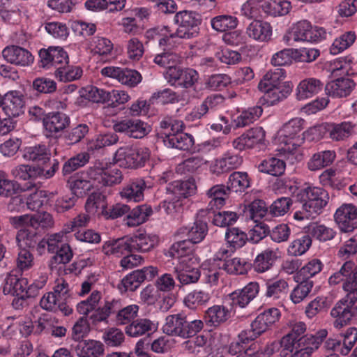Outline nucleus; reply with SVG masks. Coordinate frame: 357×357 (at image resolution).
I'll return each mask as SVG.
<instances>
[{"label":"nucleus","mask_w":357,"mask_h":357,"mask_svg":"<svg viewBox=\"0 0 357 357\" xmlns=\"http://www.w3.org/2000/svg\"><path fill=\"white\" fill-rule=\"evenodd\" d=\"M85 174L86 178H77L71 183L72 193L76 197L83 196L93 188L112 186L121 183L123 180V174L118 168L100 161L89 167Z\"/></svg>","instance_id":"f257e3e1"},{"label":"nucleus","mask_w":357,"mask_h":357,"mask_svg":"<svg viewBox=\"0 0 357 357\" xmlns=\"http://www.w3.org/2000/svg\"><path fill=\"white\" fill-rule=\"evenodd\" d=\"M296 197L302 204L301 208L294 214V218L297 220L316 218L326 206L329 199L325 190L310 186L299 190Z\"/></svg>","instance_id":"f03ea898"},{"label":"nucleus","mask_w":357,"mask_h":357,"mask_svg":"<svg viewBox=\"0 0 357 357\" xmlns=\"http://www.w3.org/2000/svg\"><path fill=\"white\" fill-rule=\"evenodd\" d=\"M204 327L199 319L189 320L184 313L167 315L162 326L164 333L187 339L195 335Z\"/></svg>","instance_id":"7ed1b4c3"},{"label":"nucleus","mask_w":357,"mask_h":357,"mask_svg":"<svg viewBox=\"0 0 357 357\" xmlns=\"http://www.w3.org/2000/svg\"><path fill=\"white\" fill-rule=\"evenodd\" d=\"M167 82L172 86L190 89L192 91L191 96L199 98L201 96L199 91L197 89V84L199 79L198 72L191 68H182L177 66L166 70L164 74Z\"/></svg>","instance_id":"20e7f679"},{"label":"nucleus","mask_w":357,"mask_h":357,"mask_svg":"<svg viewBox=\"0 0 357 357\" xmlns=\"http://www.w3.org/2000/svg\"><path fill=\"white\" fill-rule=\"evenodd\" d=\"M174 22L177 25V29L176 31L171 33L169 36L190 39L198 36L202 19L198 13L185 10L175 14Z\"/></svg>","instance_id":"39448f33"},{"label":"nucleus","mask_w":357,"mask_h":357,"mask_svg":"<svg viewBox=\"0 0 357 357\" xmlns=\"http://www.w3.org/2000/svg\"><path fill=\"white\" fill-rule=\"evenodd\" d=\"M150 155V150L145 146H126L116 151L115 160L120 167L137 169L144 167Z\"/></svg>","instance_id":"423d86ee"},{"label":"nucleus","mask_w":357,"mask_h":357,"mask_svg":"<svg viewBox=\"0 0 357 357\" xmlns=\"http://www.w3.org/2000/svg\"><path fill=\"white\" fill-rule=\"evenodd\" d=\"M330 284H337L342 282V289L349 298H357V265L351 261L343 264L340 269L332 275L328 280Z\"/></svg>","instance_id":"0eeeda50"},{"label":"nucleus","mask_w":357,"mask_h":357,"mask_svg":"<svg viewBox=\"0 0 357 357\" xmlns=\"http://www.w3.org/2000/svg\"><path fill=\"white\" fill-rule=\"evenodd\" d=\"M357 298L351 299L345 296L340 300L332 308L331 314L335 319L333 321V326L337 329L349 324L353 318L357 316Z\"/></svg>","instance_id":"6e6552de"},{"label":"nucleus","mask_w":357,"mask_h":357,"mask_svg":"<svg viewBox=\"0 0 357 357\" xmlns=\"http://www.w3.org/2000/svg\"><path fill=\"white\" fill-rule=\"evenodd\" d=\"M289 34L294 41L317 43L326 38L327 32L322 27L312 26L307 20H301L293 26Z\"/></svg>","instance_id":"1a4fd4ad"},{"label":"nucleus","mask_w":357,"mask_h":357,"mask_svg":"<svg viewBox=\"0 0 357 357\" xmlns=\"http://www.w3.org/2000/svg\"><path fill=\"white\" fill-rule=\"evenodd\" d=\"M39 66L43 68L54 67L56 70L58 66L66 65L69 63V58L67 52L60 47H49L47 49L43 48L38 52Z\"/></svg>","instance_id":"9d476101"},{"label":"nucleus","mask_w":357,"mask_h":357,"mask_svg":"<svg viewBox=\"0 0 357 357\" xmlns=\"http://www.w3.org/2000/svg\"><path fill=\"white\" fill-rule=\"evenodd\" d=\"M259 287L257 282H251L241 289H238L228 294L224 298V303L232 307H245L255 298L259 292Z\"/></svg>","instance_id":"9b49d317"},{"label":"nucleus","mask_w":357,"mask_h":357,"mask_svg":"<svg viewBox=\"0 0 357 357\" xmlns=\"http://www.w3.org/2000/svg\"><path fill=\"white\" fill-rule=\"evenodd\" d=\"M158 268L152 266L133 271L122 279L121 285L126 291H134L145 280H152L158 275Z\"/></svg>","instance_id":"f8f14e48"},{"label":"nucleus","mask_w":357,"mask_h":357,"mask_svg":"<svg viewBox=\"0 0 357 357\" xmlns=\"http://www.w3.org/2000/svg\"><path fill=\"white\" fill-rule=\"evenodd\" d=\"M334 218L342 231L351 232L357 229V207L351 204H342L336 210Z\"/></svg>","instance_id":"ddd939ff"},{"label":"nucleus","mask_w":357,"mask_h":357,"mask_svg":"<svg viewBox=\"0 0 357 357\" xmlns=\"http://www.w3.org/2000/svg\"><path fill=\"white\" fill-rule=\"evenodd\" d=\"M25 108V98L19 91H10L4 95L3 112L8 118L17 117L22 114Z\"/></svg>","instance_id":"4468645a"},{"label":"nucleus","mask_w":357,"mask_h":357,"mask_svg":"<svg viewBox=\"0 0 357 357\" xmlns=\"http://www.w3.org/2000/svg\"><path fill=\"white\" fill-rule=\"evenodd\" d=\"M304 121L301 118H294L285 123L280 132L287 138L286 144H292L293 149H296L304 142V137L301 132Z\"/></svg>","instance_id":"2eb2a0df"},{"label":"nucleus","mask_w":357,"mask_h":357,"mask_svg":"<svg viewBox=\"0 0 357 357\" xmlns=\"http://www.w3.org/2000/svg\"><path fill=\"white\" fill-rule=\"evenodd\" d=\"M356 86L349 77H341L328 82L325 86L326 93L333 98H342L349 96Z\"/></svg>","instance_id":"dca6fc26"},{"label":"nucleus","mask_w":357,"mask_h":357,"mask_svg":"<svg viewBox=\"0 0 357 357\" xmlns=\"http://www.w3.org/2000/svg\"><path fill=\"white\" fill-rule=\"evenodd\" d=\"M357 340V331L356 328H350L343 335V340L335 339H328L324 347L328 350L338 352L342 355H347L354 347Z\"/></svg>","instance_id":"f3484780"},{"label":"nucleus","mask_w":357,"mask_h":357,"mask_svg":"<svg viewBox=\"0 0 357 357\" xmlns=\"http://www.w3.org/2000/svg\"><path fill=\"white\" fill-rule=\"evenodd\" d=\"M196 189L197 187L193 179L177 180L167 184L166 192L167 195H171L183 202L184 199L194 195Z\"/></svg>","instance_id":"a211bd4d"},{"label":"nucleus","mask_w":357,"mask_h":357,"mask_svg":"<svg viewBox=\"0 0 357 357\" xmlns=\"http://www.w3.org/2000/svg\"><path fill=\"white\" fill-rule=\"evenodd\" d=\"M50 151L45 144H37L24 148L22 157L26 161L33 162L39 166L45 165L50 160Z\"/></svg>","instance_id":"6ab92c4d"},{"label":"nucleus","mask_w":357,"mask_h":357,"mask_svg":"<svg viewBox=\"0 0 357 357\" xmlns=\"http://www.w3.org/2000/svg\"><path fill=\"white\" fill-rule=\"evenodd\" d=\"M228 188L223 185H215L206 191L208 203L207 210L215 213V210L221 208L226 204L229 195Z\"/></svg>","instance_id":"aec40b11"},{"label":"nucleus","mask_w":357,"mask_h":357,"mask_svg":"<svg viewBox=\"0 0 357 357\" xmlns=\"http://www.w3.org/2000/svg\"><path fill=\"white\" fill-rule=\"evenodd\" d=\"M2 53L5 59L10 63L26 66L33 62V56L31 52L18 46L7 47Z\"/></svg>","instance_id":"412c9836"},{"label":"nucleus","mask_w":357,"mask_h":357,"mask_svg":"<svg viewBox=\"0 0 357 357\" xmlns=\"http://www.w3.org/2000/svg\"><path fill=\"white\" fill-rule=\"evenodd\" d=\"M70 117L62 112L49 113L43 118V126L50 134H56L68 127Z\"/></svg>","instance_id":"4be33fe9"},{"label":"nucleus","mask_w":357,"mask_h":357,"mask_svg":"<svg viewBox=\"0 0 357 357\" xmlns=\"http://www.w3.org/2000/svg\"><path fill=\"white\" fill-rule=\"evenodd\" d=\"M102 251L107 255H112L118 257L132 252L130 236L106 241L102 245Z\"/></svg>","instance_id":"5701e85b"},{"label":"nucleus","mask_w":357,"mask_h":357,"mask_svg":"<svg viewBox=\"0 0 357 357\" xmlns=\"http://www.w3.org/2000/svg\"><path fill=\"white\" fill-rule=\"evenodd\" d=\"M264 92L260 98L259 102L267 106L273 105L287 97L292 91V86H282V88L266 87L259 89Z\"/></svg>","instance_id":"b1692460"},{"label":"nucleus","mask_w":357,"mask_h":357,"mask_svg":"<svg viewBox=\"0 0 357 357\" xmlns=\"http://www.w3.org/2000/svg\"><path fill=\"white\" fill-rule=\"evenodd\" d=\"M278 248H267L257 255L253 262L254 270L257 273H264L270 270L279 257Z\"/></svg>","instance_id":"393cba45"},{"label":"nucleus","mask_w":357,"mask_h":357,"mask_svg":"<svg viewBox=\"0 0 357 357\" xmlns=\"http://www.w3.org/2000/svg\"><path fill=\"white\" fill-rule=\"evenodd\" d=\"M323 82L317 78H306L300 82L296 88V98L299 100L312 98L320 92L323 88Z\"/></svg>","instance_id":"a878e982"},{"label":"nucleus","mask_w":357,"mask_h":357,"mask_svg":"<svg viewBox=\"0 0 357 357\" xmlns=\"http://www.w3.org/2000/svg\"><path fill=\"white\" fill-rule=\"evenodd\" d=\"M246 33L253 40L265 42L271 39L272 27L266 22L255 20L247 26Z\"/></svg>","instance_id":"bb28decb"},{"label":"nucleus","mask_w":357,"mask_h":357,"mask_svg":"<svg viewBox=\"0 0 357 357\" xmlns=\"http://www.w3.org/2000/svg\"><path fill=\"white\" fill-rule=\"evenodd\" d=\"M232 311V307L227 303L213 305L206 312V321L211 326H218L229 319Z\"/></svg>","instance_id":"cd10ccee"},{"label":"nucleus","mask_w":357,"mask_h":357,"mask_svg":"<svg viewBox=\"0 0 357 357\" xmlns=\"http://www.w3.org/2000/svg\"><path fill=\"white\" fill-rule=\"evenodd\" d=\"M224 98L220 94H213L208 96L197 107L194 108L188 115L190 121H195L203 117L210 109L215 108L223 102Z\"/></svg>","instance_id":"c85d7f7f"},{"label":"nucleus","mask_w":357,"mask_h":357,"mask_svg":"<svg viewBox=\"0 0 357 357\" xmlns=\"http://www.w3.org/2000/svg\"><path fill=\"white\" fill-rule=\"evenodd\" d=\"M146 188V182L142 178H136L130 181L121 190L122 198L135 202H140L144 198V191Z\"/></svg>","instance_id":"c756f323"},{"label":"nucleus","mask_w":357,"mask_h":357,"mask_svg":"<svg viewBox=\"0 0 357 357\" xmlns=\"http://www.w3.org/2000/svg\"><path fill=\"white\" fill-rule=\"evenodd\" d=\"M285 70L281 68H275L268 70L258 84L259 89L266 87L282 88V86H291L289 82H283Z\"/></svg>","instance_id":"7c9ffc66"},{"label":"nucleus","mask_w":357,"mask_h":357,"mask_svg":"<svg viewBox=\"0 0 357 357\" xmlns=\"http://www.w3.org/2000/svg\"><path fill=\"white\" fill-rule=\"evenodd\" d=\"M355 128L351 121L332 123L328 128L330 138L336 142L347 140L355 133Z\"/></svg>","instance_id":"2f4dec72"},{"label":"nucleus","mask_w":357,"mask_h":357,"mask_svg":"<svg viewBox=\"0 0 357 357\" xmlns=\"http://www.w3.org/2000/svg\"><path fill=\"white\" fill-rule=\"evenodd\" d=\"M175 272L176 278L180 283L179 286L197 283L201 276V272L198 268H191L186 264H178L175 267Z\"/></svg>","instance_id":"473e14b6"},{"label":"nucleus","mask_w":357,"mask_h":357,"mask_svg":"<svg viewBox=\"0 0 357 357\" xmlns=\"http://www.w3.org/2000/svg\"><path fill=\"white\" fill-rule=\"evenodd\" d=\"M165 145L169 148L180 150H190L194 145V138L191 135L181 132L175 135L162 137Z\"/></svg>","instance_id":"72a5a7b5"},{"label":"nucleus","mask_w":357,"mask_h":357,"mask_svg":"<svg viewBox=\"0 0 357 357\" xmlns=\"http://www.w3.org/2000/svg\"><path fill=\"white\" fill-rule=\"evenodd\" d=\"M104 351L103 344L95 340L81 342L76 348L78 357H100L103 355Z\"/></svg>","instance_id":"f704fd0d"},{"label":"nucleus","mask_w":357,"mask_h":357,"mask_svg":"<svg viewBox=\"0 0 357 357\" xmlns=\"http://www.w3.org/2000/svg\"><path fill=\"white\" fill-rule=\"evenodd\" d=\"M132 252H149L158 243V237L146 233H139L130 236Z\"/></svg>","instance_id":"c9c22d12"},{"label":"nucleus","mask_w":357,"mask_h":357,"mask_svg":"<svg viewBox=\"0 0 357 357\" xmlns=\"http://www.w3.org/2000/svg\"><path fill=\"white\" fill-rule=\"evenodd\" d=\"M107 208L106 197L100 192H93L86 199L85 208L91 215L104 216V213Z\"/></svg>","instance_id":"e433bc0d"},{"label":"nucleus","mask_w":357,"mask_h":357,"mask_svg":"<svg viewBox=\"0 0 357 357\" xmlns=\"http://www.w3.org/2000/svg\"><path fill=\"white\" fill-rule=\"evenodd\" d=\"M336 153L333 150L319 151L312 156L307 163V167L311 171L319 170L325 167L331 165L335 160Z\"/></svg>","instance_id":"4c0bfd02"},{"label":"nucleus","mask_w":357,"mask_h":357,"mask_svg":"<svg viewBox=\"0 0 357 357\" xmlns=\"http://www.w3.org/2000/svg\"><path fill=\"white\" fill-rule=\"evenodd\" d=\"M154 328L153 323L148 319H138L127 325L126 333L132 337L149 335Z\"/></svg>","instance_id":"58836bf2"},{"label":"nucleus","mask_w":357,"mask_h":357,"mask_svg":"<svg viewBox=\"0 0 357 357\" xmlns=\"http://www.w3.org/2000/svg\"><path fill=\"white\" fill-rule=\"evenodd\" d=\"M182 233H185L188 241L190 243H199L204 240L208 232L207 224L202 220H196L190 227L181 229Z\"/></svg>","instance_id":"ea45409f"},{"label":"nucleus","mask_w":357,"mask_h":357,"mask_svg":"<svg viewBox=\"0 0 357 357\" xmlns=\"http://www.w3.org/2000/svg\"><path fill=\"white\" fill-rule=\"evenodd\" d=\"M43 170L40 167L21 164L13 167L10 174L15 179L28 181L37 178L41 174Z\"/></svg>","instance_id":"a19ab883"},{"label":"nucleus","mask_w":357,"mask_h":357,"mask_svg":"<svg viewBox=\"0 0 357 357\" xmlns=\"http://www.w3.org/2000/svg\"><path fill=\"white\" fill-rule=\"evenodd\" d=\"M28 281L26 278H18L15 275H10L6 281L3 291L4 294L13 296H24L26 291Z\"/></svg>","instance_id":"79ce46f5"},{"label":"nucleus","mask_w":357,"mask_h":357,"mask_svg":"<svg viewBox=\"0 0 357 357\" xmlns=\"http://www.w3.org/2000/svg\"><path fill=\"white\" fill-rule=\"evenodd\" d=\"M83 71L79 66H70L69 63L58 66L55 70L54 75L60 82H68L79 79Z\"/></svg>","instance_id":"37998d69"},{"label":"nucleus","mask_w":357,"mask_h":357,"mask_svg":"<svg viewBox=\"0 0 357 357\" xmlns=\"http://www.w3.org/2000/svg\"><path fill=\"white\" fill-rule=\"evenodd\" d=\"M251 267V263L241 257H234L225 260L223 264V269L227 273L236 275L246 274Z\"/></svg>","instance_id":"c03bdc74"},{"label":"nucleus","mask_w":357,"mask_h":357,"mask_svg":"<svg viewBox=\"0 0 357 357\" xmlns=\"http://www.w3.org/2000/svg\"><path fill=\"white\" fill-rule=\"evenodd\" d=\"M285 162L277 158H268L264 160L258 166L261 172H264L274 176L282 175L285 170Z\"/></svg>","instance_id":"a18cd8bd"},{"label":"nucleus","mask_w":357,"mask_h":357,"mask_svg":"<svg viewBox=\"0 0 357 357\" xmlns=\"http://www.w3.org/2000/svg\"><path fill=\"white\" fill-rule=\"evenodd\" d=\"M127 215L126 224L135 227L144 222L152 213V208L148 205H140L134 208Z\"/></svg>","instance_id":"49530a36"},{"label":"nucleus","mask_w":357,"mask_h":357,"mask_svg":"<svg viewBox=\"0 0 357 357\" xmlns=\"http://www.w3.org/2000/svg\"><path fill=\"white\" fill-rule=\"evenodd\" d=\"M266 296L278 299L286 296L289 291V284L284 279L271 280L266 283Z\"/></svg>","instance_id":"de8ad7c7"},{"label":"nucleus","mask_w":357,"mask_h":357,"mask_svg":"<svg viewBox=\"0 0 357 357\" xmlns=\"http://www.w3.org/2000/svg\"><path fill=\"white\" fill-rule=\"evenodd\" d=\"M229 191L243 192L250 187V180L246 172H234L229 176L226 185Z\"/></svg>","instance_id":"09e8293b"},{"label":"nucleus","mask_w":357,"mask_h":357,"mask_svg":"<svg viewBox=\"0 0 357 357\" xmlns=\"http://www.w3.org/2000/svg\"><path fill=\"white\" fill-rule=\"evenodd\" d=\"M242 162V157L228 151L220 159L216 160L215 167L218 173H222L238 168Z\"/></svg>","instance_id":"8fccbe9b"},{"label":"nucleus","mask_w":357,"mask_h":357,"mask_svg":"<svg viewBox=\"0 0 357 357\" xmlns=\"http://www.w3.org/2000/svg\"><path fill=\"white\" fill-rule=\"evenodd\" d=\"M326 330H321L314 335H305L298 342L297 346L301 349H310L313 353L318 349L327 336Z\"/></svg>","instance_id":"3c124183"},{"label":"nucleus","mask_w":357,"mask_h":357,"mask_svg":"<svg viewBox=\"0 0 357 357\" xmlns=\"http://www.w3.org/2000/svg\"><path fill=\"white\" fill-rule=\"evenodd\" d=\"M247 234L238 227L228 228L225 233V241L235 251L241 248L248 241Z\"/></svg>","instance_id":"603ef678"},{"label":"nucleus","mask_w":357,"mask_h":357,"mask_svg":"<svg viewBox=\"0 0 357 357\" xmlns=\"http://www.w3.org/2000/svg\"><path fill=\"white\" fill-rule=\"evenodd\" d=\"M16 241L19 248H34L39 242V235L35 231L24 228L17 231Z\"/></svg>","instance_id":"864d4df0"},{"label":"nucleus","mask_w":357,"mask_h":357,"mask_svg":"<svg viewBox=\"0 0 357 357\" xmlns=\"http://www.w3.org/2000/svg\"><path fill=\"white\" fill-rule=\"evenodd\" d=\"M190 244L187 239L174 243L169 250L170 256L178 259V264H186L188 261L191 259L190 256L192 251L190 248Z\"/></svg>","instance_id":"5fc2aeb1"},{"label":"nucleus","mask_w":357,"mask_h":357,"mask_svg":"<svg viewBox=\"0 0 357 357\" xmlns=\"http://www.w3.org/2000/svg\"><path fill=\"white\" fill-rule=\"evenodd\" d=\"M263 109L260 106L250 107L244 110L234 120L236 128L245 127L257 120L261 115Z\"/></svg>","instance_id":"6e6d98bb"},{"label":"nucleus","mask_w":357,"mask_h":357,"mask_svg":"<svg viewBox=\"0 0 357 357\" xmlns=\"http://www.w3.org/2000/svg\"><path fill=\"white\" fill-rule=\"evenodd\" d=\"M297 282L298 284L290 294V299L295 304L304 301L308 296L314 286V282L311 280L303 279Z\"/></svg>","instance_id":"4d7b16f0"},{"label":"nucleus","mask_w":357,"mask_h":357,"mask_svg":"<svg viewBox=\"0 0 357 357\" xmlns=\"http://www.w3.org/2000/svg\"><path fill=\"white\" fill-rule=\"evenodd\" d=\"M139 306L135 304L121 307L117 314L115 315L114 322L118 326L130 324L137 317Z\"/></svg>","instance_id":"13d9d810"},{"label":"nucleus","mask_w":357,"mask_h":357,"mask_svg":"<svg viewBox=\"0 0 357 357\" xmlns=\"http://www.w3.org/2000/svg\"><path fill=\"white\" fill-rule=\"evenodd\" d=\"M291 8L287 0H269L266 1L264 12L273 16H282L288 14Z\"/></svg>","instance_id":"bf43d9fd"},{"label":"nucleus","mask_w":357,"mask_h":357,"mask_svg":"<svg viewBox=\"0 0 357 357\" xmlns=\"http://www.w3.org/2000/svg\"><path fill=\"white\" fill-rule=\"evenodd\" d=\"M356 38L354 31H347L336 38L330 47L332 54H337L349 48Z\"/></svg>","instance_id":"052dcab7"},{"label":"nucleus","mask_w":357,"mask_h":357,"mask_svg":"<svg viewBox=\"0 0 357 357\" xmlns=\"http://www.w3.org/2000/svg\"><path fill=\"white\" fill-rule=\"evenodd\" d=\"M238 23V19L231 15H218L211 19L212 28L219 32H225L235 29Z\"/></svg>","instance_id":"680f3d73"},{"label":"nucleus","mask_w":357,"mask_h":357,"mask_svg":"<svg viewBox=\"0 0 357 357\" xmlns=\"http://www.w3.org/2000/svg\"><path fill=\"white\" fill-rule=\"evenodd\" d=\"M89 131L88 125L80 123L67 130L63 135V139L68 145L72 146L81 142Z\"/></svg>","instance_id":"e2e57ef3"},{"label":"nucleus","mask_w":357,"mask_h":357,"mask_svg":"<svg viewBox=\"0 0 357 357\" xmlns=\"http://www.w3.org/2000/svg\"><path fill=\"white\" fill-rule=\"evenodd\" d=\"M323 268V264L319 259L310 260L300 271L296 276V282L301 280H310L311 278L318 274Z\"/></svg>","instance_id":"0e129e2a"},{"label":"nucleus","mask_w":357,"mask_h":357,"mask_svg":"<svg viewBox=\"0 0 357 357\" xmlns=\"http://www.w3.org/2000/svg\"><path fill=\"white\" fill-rule=\"evenodd\" d=\"M182 58L178 54L167 51L157 54L153 61L160 67L165 68L169 70L172 68H176L178 64L181 62Z\"/></svg>","instance_id":"69168bd1"},{"label":"nucleus","mask_w":357,"mask_h":357,"mask_svg":"<svg viewBox=\"0 0 357 357\" xmlns=\"http://www.w3.org/2000/svg\"><path fill=\"white\" fill-rule=\"evenodd\" d=\"M265 4L266 1L263 0H248L241 6V15L248 19L257 18L261 10L264 11Z\"/></svg>","instance_id":"338daca9"},{"label":"nucleus","mask_w":357,"mask_h":357,"mask_svg":"<svg viewBox=\"0 0 357 357\" xmlns=\"http://www.w3.org/2000/svg\"><path fill=\"white\" fill-rule=\"evenodd\" d=\"M312 245V239L308 235H303L294 240L289 245L287 253L291 256H301L305 254Z\"/></svg>","instance_id":"774afa93"}]
</instances>
